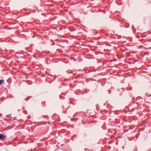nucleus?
<instances>
[{"label":"nucleus","instance_id":"nucleus-1","mask_svg":"<svg viewBox=\"0 0 151 151\" xmlns=\"http://www.w3.org/2000/svg\"><path fill=\"white\" fill-rule=\"evenodd\" d=\"M6 137V136L0 134V140H3L5 139Z\"/></svg>","mask_w":151,"mask_h":151},{"label":"nucleus","instance_id":"nucleus-2","mask_svg":"<svg viewBox=\"0 0 151 151\" xmlns=\"http://www.w3.org/2000/svg\"><path fill=\"white\" fill-rule=\"evenodd\" d=\"M4 80L3 79H1L0 80V86L3 83Z\"/></svg>","mask_w":151,"mask_h":151}]
</instances>
